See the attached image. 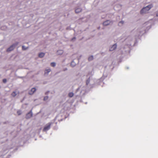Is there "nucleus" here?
Here are the masks:
<instances>
[{
  "label": "nucleus",
  "instance_id": "nucleus-22",
  "mask_svg": "<svg viewBox=\"0 0 158 158\" xmlns=\"http://www.w3.org/2000/svg\"><path fill=\"white\" fill-rule=\"evenodd\" d=\"M156 16H158V11L156 12Z\"/></svg>",
  "mask_w": 158,
  "mask_h": 158
},
{
  "label": "nucleus",
  "instance_id": "nucleus-23",
  "mask_svg": "<svg viewBox=\"0 0 158 158\" xmlns=\"http://www.w3.org/2000/svg\"><path fill=\"white\" fill-rule=\"evenodd\" d=\"M73 63V62H72V64H72Z\"/></svg>",
  "mask_w": 158,
  "mask_h": 158
},
{
  "label": "nucleus",
  "instance_id": "nucleus-13",
  "mask_svg": "<svg viewBox=\"0 0 158 158\" xmlns=\"http://www.w3.org/2000/svg\"><path fill=\"white\" fill-rule=\"evenodd\" d=\"M51 65L52 67H54L56 66V63L55 62H52L51 63Z\"/></svg>",
  "mask_w": 158,
  "mask_h": 158
},
{
  "label": "nucleus",
  "instance_id": "nucleus-7",
  "mask_svg": "<svg viewBox=\"0 0 158 158\" xmlns=\"http://www.w3.org/2000/svg\"><path fill=\"white\" fill-rule=\"evenodd\" d=\"M110 23V21L109 20H107L105 21L103 23V25L104 26H107Z\"/></svg>",
  "mask_w": 158,
  "mask_h": 158
},
{
  "label": "nucleus",
  "instance_id": "nucleus-9",
  "mask_svg": "<svg viewBox=\"0 0 158 158\" xmlns=\"http://www.w3.org/2000/svg\"><path fill=\"white\" fill-rule=\"evenodd\" d=\"M45 55V53L43 52H41L39 53V56L40 57L42 58Z\"/></svg>",
  "mask_w": 158,
  "mask_h": 158
},
{
  "label": "nucleus",
  "instance_id": "nucleus-16",
  "mask_svg": "<svg viewBox=\"0 0 158 158\" xmlns=\"http://www.w3.org/2000/svg\"><path fill=\"white\" fill-rule=\"evenodd\" d=\"M22 48L23 50H26L28 48V47L26 48L24 46H23L22 47Z\"/></svg>",
  "mask_w": 158,
  "mask_h": 158
},
{
  "label": "nucleus",
  "instance_id": "nucleus-5",
  "mask_svg": "<svg viewBox=\"0 0 158 158\" xmlns=\"http://www.w3.org/2000/svg\"><path fill=\"white\" fill-rule=\"evenodd\" d=\"M36 89L35 88H33L31 89V90L29 92V94L30 95L32 94L36 91Z\"/></svg>",
  "mask_w": 158,
  "mask_h": 158
},
{
  "label": "nucleus",
  "instance_id": "nucleus-18",
  "mask_svg": "<svg viewBox=\"0 0 158 158\" xmlns=\"http://www.w3.org/2000/svg\"><path fill=\"white\" fill-rule=\"evenodd\" d=\"M48 99V96H46L44 97V100L46 101Z\"/></svg>",
  "mask_w": 158,
  "mask_h": 158
},
{
  "label": "nucleus",
  "instance_id": "nucleus-2",
  "mask_svg": "<svg viewBox=\"0 0 158 158\" xmlns=\"http://www.w3.org/2000/svg\"><path fill=\"white\" fill-rule=\"evenodd\" d=\"M52 124V123H49L47 124L43 128V131H46L49 130L50 129L51 126Z\"/></svg>",
  "mask_w": 158,
  "mask_h": 158
},
{
  "label": "nucleus",
  "instance_id": "nucleus-17",
  "mask_svg": "<svg viewBox=\"0 0 158 158\" xmlns=\"http://www.w3.org/2000/svg\"><path fill=\"white\" fill-rule=\"evenodd\" d=\"M90 81V79L89 78L87 79L86 81V85H88V84L89 83Z\"/></svg>",
  "mask_w": 158,
  "mask_h": 158
},
{
  "label": "nucleus",
  "instance_id": "nucleus-20",
  "mask_svg": "<svg viewBox=\"0 0 158 158\" xmlns=\"http://www.w3.org/2000/svg\"><path fill=\"white\" fill-rule=\"evenodd\" d=\"M60 52V53L61 54L63 53V51L62 50H60L59 51H58L57 52Z\"/></svg>",
  "mask_w": 158,
  "mask_h": 158
},
{
  "label": "nucleus",
  "instance_id": "nucleus-4",
  "mask_svg": "<svg viewBox=\"0 0 158 158\" xmlns=\"http://www.w3.org/2000/svg\"><path fill=\"white\" fill-rule=\"evenodd\" d=\"M32 116V114L31 111L28 113L26 115V118L27 119L31 118Z\"/></svg>",
  "mask_w": 158,
  "mask_h": 158
},
{
  "label": "nucleus",
  "instance_id": "nucleus-15",
  "mask_svg": "<svg viewBox=\"0 0 158 158\" xmlns=\"http://www.w3.org/2000/svg\"><path fill=\"white\" fill-rule=\"evenodd\" d=\"M17 113L18 115H20L22 113L21 111V110H18L17 111Z\"/></svg>",
  "mask_w": 158,
  "mask_h": 158
},
{
  "label": "nucleus",
  "instance_id": "nucleus-6",
  "mask_svg": "<svg viewBox=\"0 0 158 158\" xmlns=\"http://www.w3.org/2000/svg\"><path fill=\"white\" fill-rule=\"evenodd\" d=\"M117 47V45L116 44H114L111 47L110 49V51H113Z\"/></svg>",
  "mask_w": 158,
  "mask_h": 158
},
{
  "label": "nucleus",
  "instance_id": "nucleus-19",
  "mask_svg": "<svg viewBox=\"0 0 158 158\" xmlns=\"http://www.w3.org/2000/svg\"><path fill=\"white\" fill-rule=\"evenodd\" d=\"M7 80L6 79H4L3 80V82L4 83H6V82Z\"/></svg>",
  "mask_w": 158,
  "mask_h": 158
},
{
  "label": "nucleus",
  "instance_id": "nucleus-3",
  "mask_svg": "<svg viewBox=\"0 0 158 158\" xmlns=\"http://www.w3.org/2000/svg\"><path fill=\"white\" fill-rule=\"evenodd\" d=\"M18 43H16L15 44H14L11 46L9 48L7 49V52H10L13 50L15 48V46L17 45L18 44Z\"/></svg>",
  "mask_w": 158,
  "mask_h": 158
},
{
  "label": "nucleus",
  "instance_id": "nucleus-21",
  "mask_svg": "<svg viewBox=\"0 0 158 158\" xmlns=\"http://www.w3.org/2000/svg\"><path fill=\"white\" fill-rule=\"evenodd\" d=\"M124 22L123 21H120L119 22V24L121 23L122 24H123Z\"/></svg>",
  "mask_w": 158,
  "mask_h": 158
},
{
  "label": "nucleus",
  "instance_id": "nucleus-14",
  "mask_svg": "<svg viewBox=\"0 0 158 158\" xmlns=\"http://www.w3.org/2000/svg\"><path fill=\"white\" fill-rule=\"evenodd\" d=\"M93 56H90L89 57V58H88V60L89 61L92 60L93 59Z\"/></svg>",
  "mask_w": 158,
  "mask_h": 158
},
{
  "label": "nucleus",
  "instance_id": "nucleus-10",
  "mask_svg": "<svg viewBox=\"0 0 158 158\" xmlns=\"http://www.w3.org/2000/svg\"><path fill=\"white\" fill-rule=\"evenodd\" d=\"M51 70L50 69H46L45 70L44 72L45 74H48L49 72L51 71Z\"/></svg>",
  "mask_w": 158,
  "mask_h": 158
},
{
  "label": "nucleus",
  "instance_id": "nucleus-1",
  "mask_svg": "<svg viewBox=\"0 0 158 158\" xmlns=\"http://www.w3.org/2000/svg\"><path fill=\"white\" fill-rule=\"evenodd\" d=\"M152 6H153L152 5L150 4L143 8L140 11V14H142L148 13V11L149 10Z\"/></svg>",
  "mask_w": 158,
  "mask_h": 158
},
{
  "label": "nucleus",
  "instance_id": "nucleus-12",
  "mask_svg": "<svg viewBox=\"0 0 158 158\" xmlns=\"http://www.w3.org/2000/svg\"><path fill=\"white\" fill-rule=\"evenodd\" d=\"M73 96V93L72 92H70L69 94V96L70 97H72Z\"/></svg>",
  "mask_w": 158,
  "mask_h": 158
},
{
  "label": "nucleus",
  "instance_id": "nucleus-8",
  "mask_svg": "<svg viewBox=\"0 0 158 158\" xmlns=\"http://www.w3.org/2000/svg\"><path fill=\"white\" fill-rule=\"evenodd\" d=\"M81 9L80 8H78L76 9L75 10L76 13H78L81 11Z\"/></svg>",
  "mask_w": 158,
  "mask_h": 158
},
{
  "label": "nucleus",
  "instance_id": "nucleus-11",
  "mask_svg": "<svg viewBox=\"0 0 158 158\" xmlns=\"http://www.w3.org/2000/svg\"><path fill=\"white\" fill-rule=\"evenodd\" d=\"M17 95L16 92L15 91H13L11 94V95L13 97H15Z\"/></svg>",
  "mask_w": 158,
  "mask_h": 158
}]
</instances>
